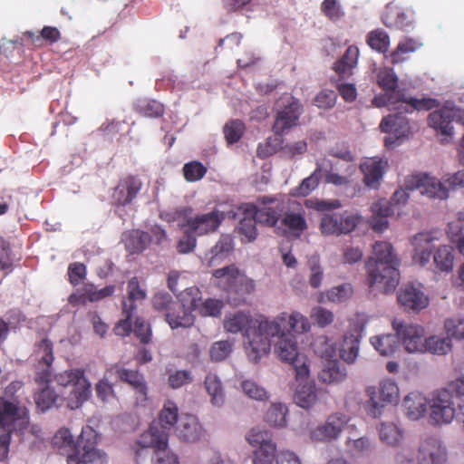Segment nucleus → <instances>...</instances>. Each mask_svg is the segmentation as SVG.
Listing matches in <instances>:
<instances>
[{"instance_id": "obj_8", "label": "nucleus", "mask_w": 464, "mask_h": 464, "mask_svg": "<svg viewBox=\"0 0 464 464\" xmlns=\"http://www.w3.org/2000/svg\"><path fill=\"white\" fill-rule=\"evenodd\" d=\"M365 394L367 413L377 418L382 414L387 405L397 404L400 398V390L397 383L392 379L382 380L377 385L366 387Z\"/></svg>"}, {"instance_id": "obj_43", "label": "nucleus", "mask_w": 464, "mask_h": 464, "mask_svg": "<svg viewBox=\"0 0 464 464\" xmlns=\"http://www.w3.org/2000/svg\"><path fill=\"white\" fill-rule=\"evenodd\" d=\"M433 261L436 267L441 272H450L453 268V249L450 246H440L433 254Z\"/></svg>"}, {"instance_id": "obj_7", "label": "nucleus", "mask_w": 464, "mask_h": 464, "mask_svg": "<svg viewBox=\"0 0 464 464\" xmlns=\"http://www.w3.org/2000/svg\"><path fill=\"white\" fill-rule=\"evenodd\" d=\"M55 382L62 387H72L66 399V405L71 410L81 407L91 396V383L85 377L83 369L66 370L55 376Z\"/></svg>"}, {"instance_id": "obj_4", "label": "nucleus", "mask_w": 464, "mask_h": 464, "mask_svg": "<svg viewBox=\"0 0 464 464\" xmlns=\"http://www.w3.org/2000/svg\"><path fill=\"white\" fill-rule=\"evenodd\" d=\"M53 445L59 450L72 451L67 457L68 464H106V455L95 448L96 435L87 426L82 428L77 440H73L71 430L61 428L53 439Z\"/></svg>"}, {"instance_id": "obj_3", "label": "nucleus", "mask_w": 464, "mask_h": 464, "mask_svg": "<svg viewBox=\"0 0 464 464\" xmlns=\"http://www.w3.org/2000/svg\"><path fill=\"white\" fill-rule=\"evenodd\" d=\"M400 260L388 242H376L373 256L366 263L369 285L383 292L393 291L400 281Z\"/></svg>"}, {"instance_id": "obj_41", "label": "nucleus", "mask_w": 464, "mask_h": 464, "mask_svg": "<svg viewBox=\"0 0 464 464\" xmlns=\"http://www.w3.org/2000/svg\"><path fill=\"white\" fill-rule=\"evenodd\" d=\"M322 169L320 166L307 178L304 179L299 186L292 188L290 194L294 197H306L319 185Z\"/></svg>"}, {"instance_id": "obj_58", "label": "nucleus", "mask_w": 464, "mask_h": 464, "mask_svg": "<svg viewBox=\"0 0 464 464\" xmlns=\"http://www.w3.org/2000/svg\"><path fill=\"white\" fill-rule=\"evenodd\" d=\"M320 231L323 235H341L339 214L324 215L320 222Z\"/></svg>"}, {"instance_id": "obj_46", "label": "nucleus", "mask_w": 464, "mask_h": 464, "mask_svg": "<svg viewBox=\"0 0 464 464\" xmlns=\"http://www.w3.org/2000/svg\"><path fill=\"white\" fill-rule=\"evenodd\" d=\"M24 37L30 40L34 45L41 46L44 40L52 44L58 42L61 38V34L56 27L44 26L39 35L33 32H25Z\"/></svg>"}, {"instance_id": "obj_15", "label": "nucleus", "mask_w": 464, "mask_h": 464, "mask_svg": "<svg viewBox=\"0 0 464 464\" xmlns=\"http://www.w3.org/2000/svg\"><path fill=\"white\" fill-rule=\"evenodd\" d=\"M464 125V110L457 107H444L431 112L428 117L429 125L443 135H451V122Z\"/></svg>"}, {"instance_id": "obj_50", "label": "nucleus", "mask_w": 464, "mask_h": 464, "mask_svg": "<svg viewBox=\"0 0 464 464\" xmlns=\"http://www.w3.org/2000/svg\"><path fill=\"white\" fill-rule=\"evenodd\" d=\"M146 298V292L140 285L139 279L134 276L130 278L128 282L127 285V298L122 300L123 304H129L133 306V311L136 312L137 304H135L138 301H142Z\"/></svg>"}, {"instance_id": "obj_26", "label": "nucleus", "mask_w": 464, "mask_h": 464, "mask_svg": "<svg viewBox=\"0 0 464 464\" xmlns=\"http://www.w3.org/2000/svg\"><path fill=\"white\" fill-rule=\"evenodd\" d=\"M382 20L388 28L404 30L412 25L413 17L411 13H407L402 7L390 3L385 7Z\"/></svg>"}, {"instance_id": "obj_24", "label": "nucleus", "mask_w": 464, "mask_h": 464, "mask_svg": "<svg viewBox=\"0 0 464 464\" xmlns=\"http://www.w3.org/2000/svg\"><path fill=\"white\" fill-rule=\"evenodd\" d=\"M303 107L301 103L292 98L287 105L276 114V121L273 125V130L277 135H282L285 130L297 124L298 119L302 113Z\"/></svg>"}, {"instance_id": "obj_40", "label": "nucleus", "mask_w": 464, "mask_h": 464, "mask_svg": "<svg viewBox=\"0 0 464 464\" xmlns=\"http://www.w3.org/2000/svg\"><path fill=\"white\" fill-rule=\"evenodd\" d=\"M234 244L233 239L228 235H222L217 244L211 248L209 257V265L212 266L215 263L226 258L233 250Z\"/></svg>"}, {"instance_id": "obj_61", "label": "nucleus", "mask_w": 464, "mask_h": 464, "mask_svg": "<svg viewBox=\"0 0 464 464\" xmlns=\"http://www.w3.org/2000/svg\"><path fill=\"white\" fill-rule=\"evenodd\" d=\"M310 317L314 323L321 328L330 325L334 319L333 312L322 306L314 307L311 311Z\"/></svg>"}, {"instance_id": "obj_30", "label": "nucleus", "mask_w": 464, "mask_h": 464, "mask_svg": "<svg viewBox=\"0 0 464 464\" xmlns=\"http://www.w3.org/2000/svg\"><path fill=\"white\" fill-rule=\"evenodd\" d=\"M429 405L427 398L418 392H411L403 400L402 408L405 415L412 420L422 418Z\"/></svg>"}, {"instance_id": "obj_34", "label": "nucleus", "mask_w": 464, "mask_h": 464, "mask_svg": "<svg viewBox=\"0 0 464 464\" xmlns=\"http://www.w3.org/2000/svg\"><path fill=\"white\" fill-rule=\"evenodd\" d=\"M307 379L308 377L297 381L299 386L295 393V403L304 409H310L317 401L315 386L311 382H305Z\"/></svg>"}, {"instance_id": "obj_32", "label": "nucleus", "mask_w": 464, "mask_h": 464, "mask_svg": "<svg viewBox=\"0 0 464 464\" xmlns=\"http://www.w3.org/2000/svg\"><path fill=\"white\" fill-rule=\"evenodd\" d=\"M358 57V47L351 45L346 49L343 57L334 63L333 69L341 79L348 78L357 65Z\"/></svg>"}, {"instance_id": "obj_9", "label": "nucleus", "mask_w": 464, "mask_h": 464, "mask_svg": "<svg viewBox=\"0 0 464 464\" xmlns=\"http://www.w3.org/2000/svg\"><path fill=\"white\" fill-rule=\"evenodd\" d=\"M275 350L279 358L293 366L296 381L309 377L308 359L298 352L297 342L293 334H278Z\"/></svg>"}, {"instance_id": "obj_21", "label": "nucleus", "mask_w": 464, "mask_h": 464, "mask_svg": "<svg viewBox=\"0 0 464 464\" xmlns=\"http://www.w3.org/2000/svg\"><path fill=\"white\" fill-rule=\"evenodd\" d=\"M350 417L343 413L330 415L325 423L311 431V439L315 441H330L336 440L343 428L348 424Z\"/></svg>"}, {"instance_id": "obj_20", "label": "nucleus", "mask_w": 464, "mask_h": 464, "mask_svg": "<svg viewBox=\"0 0 464 464\" xmlns=\"http://www.w3.org/2000/svg\"><path fill=\"white\" fill-rule=\"evenodd\" d=\"M407 187L416 188L420 194L431 198L444 199L449 197L445 183L426 174L408 177Z\"/></svg>"}, {"instance_id": "obj_49", "label": "nucleus", "mask_w": 464, "mask_h": 464, "mask_svg": "<svg viewBox=\"0 0 464 464\" xmlns=\"http://www.w3.org/2000/svg\"><path fill=\"white\" fill-rule=\"evenodd\" d=\"M95 290L96 286L93 284H84L69 296L68 301L72 306L85 305L88 302L93 303Z\"/></svg>"}, {"instance_id": "obj_63", "label": "nucleus", "mask_w": 464, "mask_h": 464, "mask_svg": "<svg viewBox=\"0 0 464 464\" xmlns=\"http://www.w3.org/2000/svg\"><path fill=\"white\" fill-rule=\"evenodd\" d=\"M321 12L333 22L340 20L344 15L337 0H324L321 5Z\"/></svg>"}, {"instance_id": "obj_17", "label": "nucleus", "mask_w": 464, "mask_h": 464, "mask_svg": "<svg viewBox=\"0 0 464 464\" xmlns=\"http://www.w3.org/2000/svg\"><path fill=\"white\" fill-rule=\"evenodd\" d=\"M430 410L431 424H449L457 416V409L454 408L451 397L447 392H440L432 399Z\"/></svg>"}, {"instance_id": "obj_37", "label": "nucleus", "mask_w": 464, "mask_h": 464, "mask_svg": "<svg viewBox=\"0 0 464 464\" xmlns=\"http://www.w3.org/2000/svg\"><path fill=\"white\" fill-rule=\"evenodd\" d=\"M425 348L420 353H430L436 355H445L451 351L452 344L450 337L432 335L424 340Z\"/></svg>"}, {"instance_id": "obj_33", "label": "nucleus", "mask_w": 464, "mask_h": 464, "mask_svg": "<svg viewBox=\"0 0 464 464\" xmlns=\"http://www.w3.org/2000/svg\"><path fill=\"white\" fill-rule=\"evenodd\" d=\"M123 242L130 254H140L150 245L151 237L148 232L133 229L124 235Z\"/></svg>"}, {"instance_id": "obj_19", "label": "nucleus", "mask_w": 464, "mask_h": 464, "mask_svg": "<svg viewBox=\"0 0 464 464\" xmlns=\"http://www.w3.org/2000/svg\"><path fill=\"white\" fill-rule=\"evenodd\" d=\"M258 207H253L252 213L258 223L275 227L283 215L284 205L275 197L263 196L257 199Z\"/></svg>"}, {"instance_id": "obj_28", "label": "nucleus", "mask_w": 464, "mask_h": 464, "mask_svg": "<svg viewBox=\"0 0 464 464\" xmlns=\"http://www.w3.org/2000/svg\"><path fill=\"white\" fill-rule=\"evenodd\" d=\"M388 161L382 159L372 158L361 164V169L363 173V182L365 186L377 188L380 180L385 172Z\"/></svg>"}, {"instance_id": "obj_59", "label": "nucleus", "mask_w": 464, "mask_h": 464, "mask_svg": "<svg viewBox=\"0 0 464 464\" xmlns=\"http://www.w3.org/2000/svg\"><path fill=\"white\" fill-rule=\"evenodd\" d=\"M232 349L233 343L228 340L215 342L210 347V358L214 362H221L231 353Z\"/></svg>"}, {"instance_id": "obj_56", "label": "nucleus", "mask_w": 464, "mask_h": 464, "mask_svg": "<svg viewBox=\"0 0 464 464\" xmlns=\"http://www.w3.org/2000/svg\"><path fill=\"white\" fill-rule=\"evenodd\" d=\"M276 443L265 444L258 447L253 453V464H273L276 457Z\"/></svg>"}, {"instance_id": "obj_51", "label": "nucleus", "mask_w": 464, "mask_h": 464, "mask_svg": "<svg viewBox=\"0 0 464 464\" xmlns=\"http://www.w3.org/2000/svg\"><path fill=\"white\" fill-rule=\"evenodd\" d=\"M366 42L372 50L384 53L389 49L390 37L383 30L376 29L367 34Z\"/></svg>"}, {"instance_id": "obj_36", "label": "nucleus", "mask_w": 464, "mask_h": 464, "mask_svg": "<svg viewBox=\"0 0 464 464\" xmlns=\"http://www.w3.org/2000/svg\"><path fill=\"white\" fill-rule=\"evenodd\" d=\"M371 343L381 355L389 356L394 353L399 346L400 341L397 333L377 335L371 338Z\"/></svg>"}, {"instance_id": "obj_31", "label": "nucleus", "mask_w": 464, "mask_h": 464, "mask_svg": "<svg viewBox=\"0 0 464 464\" xmlns=\"http://www.w3.org/2000/svg\"><path fill=\"white\" fill-rule=\"evenodd\" d=\"M26 420L25 408H21L18 403L9 401L0 397V429H5L14 424L16 420Z\"/></svg>"}, {"instance_id": "obj_53", "label": "nucleus", "mask_w": 464, "mask_h": 464, "mask_svg": "<svg viewBox=\"0 0 464 464\" xmlns=\"http://www.w3.org/2000/svg\"><path fill=\"white\" fill-rule=\"evenodd\" d=\"M257 222L255 215L251 212L246 213V216L239 221L237 231L241 236H244L246 242L254 241L257 236L256 223Z\"/></svg>"}, {"instance_id": "obj_14", "label": "nucleus", "mask_w": 464, "mask_h": 464, "mask_svg": "<svg viewBox=\"0 0 464 464\" xmlns=\"http://www.w3.org/2000/svg\"><path fill=\"white\" fill-rule=\"evenodd\" d=\"M442 233L439 230H431L416 234L411 239L413 246L412 262L420 266L429 264L431 255L433 243L439 241Z\"/></svg>"}, {"instance_id": "obj_13", "label": "nucleus", "mask_w": 464, "mask_h": 464, "mask_svg": "<svg viewBox=\"0 0 464 464\" xmlns=\"http://www.w3.org/2000/svg\"><path fill=\"white\" fill-rule=\"evenodd\" d=\"M392 327L399 336V341L401 342L405 350L409 353H421L425 348L424 328L418 324H407L404 322H392Z\"/></svg>"}, {"instance_id": "obj_5", "label": "nucleus", "mask_w": 464, "mask_h": 464, "mask_svg": "<svg viewBox=\"0 0 464 464\" xmlns=\"http://www.w3.org/2000/svg\"><path fill=\"white\" fill-rule=\"evenodd\" d=\"M179 416L176 403L167 401L160 412L159 423L151 424L150 429L143 432L138 440L136 443L137 458L139 459L143 451L148 452L149 448L158 450L168 448L169 430L174 424L178 425Z\"/></svg>"}, {"instance_id": "obj_45", "label": "nucleus", "mask_w": 464, "mask_h": 464, "mask_svg": "<svg viewBox=\"0 0 464 464\" xmlns=\"http://www.w3.org/2000/svg\"><path fill=\"white\" fill-rule=\"evenodd\" d=\"M288 410L283 403H273L266 411L265 420L269 425L283 428L286 424V415Z\"/></svg>"}, {"instance_id": "obj_47", "label": "nucleus", "mask_w": 464, "mask_h": 464, "mask_svg": "<svg viewBox=\"0 0 464 464\" xmlns=\"http://www.w3.org/2000/svg\"><path fill=\"white\" fill-rule=\"evenodd\" d=\"M359 347V337L353 334L345 335L340 349L341 358L348 363H353L358 356Z\"/></svg>"}, {"instance_id": "obj_62", "label": "nucleus", "mask_w": 464, "mask_h": 464, "mask_svg": "<svg viewBox=\"0 0 464 464\" xmlns=\"http://www.w3.org/2000/svg\"><path fill=\"white\" fill-rule=\"evenodd\" d=\"M224 304L223 302L218 299L208 298L201 303H198V307L197 309L199 310L200 314L204 316H214L218 317L221 314V311Z\"/></svg>"}, {"instance_id": "obj_44", "label": "nucleus", "mask_w": 464, "mask_h": 464, "mask_svg": "<svg viewBox=\"0 0 464 464\" xmlns=\"http://www.w3.org/2000/svg\"><path fill=\"white\" fill-rule=\"evenodd\" d=\"M380 439L391 446H397L403 439L402 430L392 422H383L379 430Z\"/></svg>"}, {"instance_id": "obj_54", "label": "nucleus", "mask_w": 464, "mask_h": 464, "mask_svg": "<svg viewBox=\"0 0 464 464\" xmlns=\"http://www.w3.org/2000/svg\"><path fill=\"white\" fill-rule=\"evenodd\" d=\"M245 124L240 120H231L223 128L225 139L228 144L237 142L243 136Z\"/></svg>"}, {"instance_id": "obj_23", "label": "nucleus", "mask_w": 464, "mask_h": 464, "mask_svg": "<svg viewBox=\"0 0 464 464\" xmlns=\"http://www.w3.org/2000/svg\"><path fill=\"white\" fill-rule=\"evenodd\" d=\"M282 216L281 224L289 237L299 238L307 230L305 210L300 203L293 202Z\"/></svg>"}, {"instance_id": "obj_16", "label": "nucleus", "mask_w": 464, "mask_h": 464, "mask_svg": "<svg viewBox=\"0 0 464 464\" xmlns=\"http://www.w3.org/2000/svg\"><path fill=\"white\" fill-rule=\"evenodd\" d=\"M416 460L418 464H445L447 450L437 437L427 436L420 441Z\"/></svg>"}, {"instance_id": "obj_10", "label": "nucleus", "mask_w": 464, "mask_h": 464, "mask_svg": "<svg viewBox=\"0 0 464 464\" xmlns=\"http://www.w3.org/2000/svg\"><path fill=\"white\" fill-rule=\"evenodd\" d=\"M372 104L378 108L390 106L394 111H403L405 112H413L414 111H430L440 106V102L433 98H414L402 96L398 92H385L375 96Z\"/></svg>"}, {"instance_id": "obj_38", "label": "nucleus", "mask_w": 464, "mask_h": 464, "mask_svg": "<svg viewBox=\"0 0 464 464\" xmlns=\"http://www.w3.org/2000/svg\"><path fill=\"white\" fill-rule=\"evenodd\" d=\"M377 82L385 92H398L406 96L404 91L398 87V77L391 68H383L378 72Z\"/></svg>"}, {"instance_id": "obj_2", "label": "nucleus", "mask_w": 464, "mask_h": 464, "mask_svg": "<svg viewBox=\"0 0 464 464\" xmlns=\"http://www.w3.org/2000/svg\"><path fill=\"white\" fill-rule=\"evenodd\" d=\"M173 300L167 293H158L153 297V307L164 314L171 329L188 328L194 324L192 314L198 307L201 293L196 286L186 288Z\"/></svg>"}, {"instance_id": "obj_60", "label": "nucleus", "mask_w": 464, "mask_h": 464, "mask_svg": "<svg viewBox=\"0 0 464 464\" xmlns=\"http://www.w3.org/2000/svg\"><path fill=\"white\" fill-rule=\"evenodd\" d=\"M353 293L351 284L344 283L331 288L327 292V298L334 303H343L348 300Z\"/></svg>"}, {"instance_id": "obj_11", "label": "nucleus", "mask_w": 464, "mask_h": 464, "mask_svg": "<svg viewBox=\"0 0 464 464\" xmlns=\"http://www.w3.org/2000/svg\"><path fill=\"white\" fill-rule=\"evenodd\" d=\"M395 114H390L384 117L380 124L382 132L389 133L385 137L384 144L387 148L393 149L401 144L403 139L410 133V123L408 119L403 115V111H397Z\"/></svg>"}, {"instance_id": "obj_55", "label": "nucleus", "mask_w": 464, "mask_h": 464, "mask_svg": "<svg viewBox=\"0 0 464 464\" xmlns=\"http://www.w3.org/2000/svg\"><path fill=\"white\" fill-rule=\"evenodd\" d=\"M241 388L244 393L250 399L256 401H266L268 399L266 390L254 380L247 379L242 381Z\"/></svg>"}, {"instance_id": "obj_12", "label": "nucleus", "mask_w": 464, "mask_h": 464, "mask_svg": "<svg viewBox=\"0 0 464 464\" xmlns=\"http://www.w3.org/2000/svg\"><path fill=\"white\" fill-rule=\"evenodd\" d=\"M143 183L137 175H126L121 178L112 190L111 202L116 207L132 204L141 191Z\"/></svg>"}, {"instance_id": "obj_39", "label": "nucleus", "mask_w": 464, "mask_h": 464, "mask_svg": "<svg viewBox=\"0 0 464 464\" xmlns=\"http://www.w3.org/2000/svg\"><path fill=\"white\" fill-rule=\"evenodd\" d=\"M345 377V369L342 368L337 361H328L319 373V379L325 383H337Z\"/></svg>"}, {"instance_id": "obj_48", "label": "nucleus", "mask_w": 464, "mask_h": 464, "mask_svg": "<svg viewBox=\"0 0 464 464\" xmlns=\"http://www.w3.org/2000/svg\"><path fill=\"white\" fill-rule=\"evenodd\" d=\"M421 44L411 38H407L400 42L396 49L391 53V62L392 64L400 63L407 59V54L415 52Z\"/></svg>"}, {"instance_id": "obj_1", "label": "nucleus", "mask_w": 464, "mask_h": 464, "mask_svg": "<svg viewBox=\"0 0 464 464\" xmlns=\"http://www.w3.org/2000/svg\"><path fill=\"white\" fill-rule=\"evenodd\" d=\"M224 330L230 334L242 333L246 353L250 361L257 362L270 352L271 341L268 334L276 332V324L260 315L256 318L249 313L237 311L226 315L223 322Z\"/></svg>"}, {"instance_id": "obj_42", "label": "nucleus", "mask_w": 464, "mask_h": 464, "mask_svg": "<svg viewBox=\"0 0 464 464\" xmlns=\"http://www.w3.org/2000/svg\"><path fill=\"white\" fill-rule=\"evenodd\" d=\"M205 388L211 397L213 405L220 406L225 401V394L219 378L212 373H209L205 378Z\"/></svg>"}, {"instance_id": "obj_6", "label": "nucleus", "mask_w": 464, "mask_h": 464, "mask_svg": "<svg viewBox=\"0 0 464 464\" xmlns=\"http://www.w3.org/2000/svg\"><path fill=\"white\" fill-rule=\"evenodd\" d=\"M216 285L224 294L228 304L241 305L255 290L254 281L242 273L236 265H229L213 271Z\"/></svg>"}, {"instance_id": "obj_25", "label": "nucleus", "mask_w": 464, "mask_h": 464, "mask_svg": "<svg viewBox=\"0 0 464 464\" xmlns=\"http://www.w3.org/2000/svg\"><path fill=\"white\" fill-rule=\"evenodd\" d=\"M175 433L183 441L196 442L201 438L203 428L195 415L181 414Z\"/></svg>"}, {"instance_id": "obj_27", "label": "nucleus", "mask_w": 464, "mask_h": 464, "mask_svg": "<svg viewBox=\"0 0 464 464\" xmlns=\"http://www.w3.org/2000/svg\"><path fill=\"white\" fill-rule=\"evenodd\" d=\"M399 303L407 310L420 311L429 304V298L420 288L412 284L405 285L398 295Z\"/></svg>"}, {"instance_id": "obj_29", "label": "nucleus", "mask_w": 464, "mask_h": 464, "mask_svg": "<svg viewBox=\"0 0 464 464\" xmlns=\"http://www.w3.org/2000/svg\"><path fill=\"white\" fill-rule=\"evenodd\" d=\"M115 372L117 377L130 384L137 393V400L144 401L147 400V385L143 376L136 370H130L114 366L111 368L110 372Z\"/></svg>"}, {"instance_id": "obj_52", "label": "nucleus", "mask_w": 464, "mask_h": 464, "mask_svg": "<svg viewBox=\"0 0 464 464\" xmlns=\"http://www.w3.org/2000/svg\"><path fill=\"white\" fill-rule=\"evenodd\" d=\"M121 314L124 318L121 319L116 324L113 331L116 335L123 337L129 335L132 331L131 319L135 314V312L133 311V306H131L128 303L123 304L121 308Z\"/></svg>"}, {"instance_id": "obj_35", "label": "nucleus", "mask_w": 464, "mask_h": 464, "mask_svg": "<svg viewBox=\"0 0 464 464\" xmlns=\"http://www.w3.org/2000/svg\"><path fill=\"white\" fill-rule=\"evenodd\" d=\"M63 401L64 399L56 394L49 386L40 388L39 392L34 394V401L42 411L52 407H61Z\"/></svg>"}, {"instance_id": "obj_22", "label": "nucleus", "mask_w": 464, "mask_h": 464, "mask_svg": "<svg viewBox=\"0 0 464 464\" xmlns=\"http://www.w3.org/2000/svg\"><path fill=\"white\" fill-rule=\"evenodd\" d=\"M224 219L225 214L215 209L208 213L188 218L185 226L188 228L189 232L194 235L204 236L215 232Z\"/></svg>"}, {"instance_id": "obj_64", "label": "nucleus", "mask_w": 464, "mask_h": 464, "mask_svg": "<svg viewBox=\"0 0 464 464\" xmlns=\"http://www.w3.org/2000/svg\"><path fill=\"white\" fill-rule=\"evenodd\" d=\"M444 327L449 335L458 340H464V319L448 318L444 323Z\"/></svg>"}, {"instance_id": "obj_57", "label": "nucleus", "mask_w": 464, "mask_h": 464, "mask_svg": "<svg viewBox=\"0 0 464 464\" xmlns=\"http://www.w3.org/2000/svg\"><path fill=\"white\" fill-rule=\"evenodd\" d=\"M208 169L199 161L193 160L183 166V175L187 181L200 180L207 173Z\"/></svg>"}, {"instance_id": "obj_18", "label": "nucleus", "mask_w": 464, "mask_h": 464, "mask_svg": "<svg viewBox=\"0 0 464 464\" xmlns=\"http://www.w3.org/2000/svg\"><path fill=\"white\" fill-rule=\"evenodd\" d=\"M269 324H276V332L268 334V340L274 335L278 334H292V332L303 334L310 331V323L304 314L299 312H293L290 315L286 313H281L274 320L270 321Z\"/></svg>"}]
</instances>
